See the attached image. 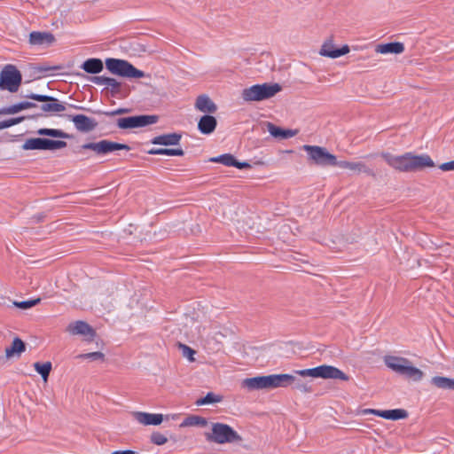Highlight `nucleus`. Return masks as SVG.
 <instances>
[{
    "mask_svg": "<svg viewBox=\"0 0 454 454\" xmlns=\"http://www.w3.org/2000/svg\"><path fill=\"white\" fill-rule=\"evenodd\" d=\"M380 156L389 167L399 172H418L435 166L432 158L426 153H405L402 155H394L387 152H382Z\"/></svg>",
    "mask_w": 454,
    "mask_h": 454,
    "instance_id": "1",
    "label": "nucleus"
},
{
    "mask_svg": "<svg viewBox=\"0 0 454 454\" xmlns=\"http://www.w3.org/2000/svg\"><path fill=\"white\" fill-rule=\"evenodd\" d=\"M384 363L395 372L413 381H419L424 376V372L420 369L412 366L410 360L405 357L386 356Z\"/></svg>",
    "mask_w": 454,
    "mask_h": 454,
    "instance_id": "2",
    "label": "nucleus"
},
{
    "mask_svg": "<svg viewBox=\"0 0 454 454\" xmlns=\"http://www.w3.org/2000/svg\"><path fill=\"white\" fill-rule=\"evenodd\" d=\"M282 90L278 83L254 84L242 90L241 97L244 101H262L274 97Z\"/></svg>",
    "mask_w": 454,
    "mask_h": 454,
    "instance_id": "3",
    "label": "nucleus"
},
{
    "mask_svg": "<svg viewBox=\"0 0 454 454\" xmlns=\"http://www.w3.org/2000/svg\"><path fill=\"white\" fill-rule=\"evenodd\" d=\"M207 441L218 444L239 442L242 437L227 424L216 422L212 424L211 433L205 434Z\"/></svg>",
    "mask_w": 454,
    "mask_h": 454,
    "instance_id": "4",
    "label": "nucleus"
},
{
    "mask_svg": "<svg viewBox=\"0 0 454 454\" xmlns=\"http://www.w3.org/2000/svg\"><path fill=\"white\" fill-rule=\"evenodd\" d=\"M83 150H90L96 155L105 156L120 150H130V147L126 144H121L110 140H100L98 142H89L83 144L74 150V153H82Z\"/></svg>",
    "mask_w": 454,
    "mask_h": 454,
    "instance_id": "5",
    "label": "nucleus"
},
{
    "mask_svg": "<svg viewBox=\"0 0 454 454\" xmlns=\"http://www.w3.org/2000/svg\"><path fill=\"white\" fill-rule=\"evenodd\" d=\"M294 373L301 377H312L321 379H333L348 380L349 377L342 371L333 365L323 364L314 368L294 371Z\"/></svg>",
    "mask_w": 454,
    "mask_h": 454,
    "instance_id": "6",
    "label": "nucleus"
},
{
    "mask_svg": "<svg viewBox=\"0 0 454 454\" xmlns=\"http://www.w3.org/2000/svg\"><path fill=\"white\" fill-rule=\"evenodd\" d=\"M106 67L109 72L121 77L142 78L145 76L143 71L124 59L108 58L106 59Z\"/></svg>",
    "mask_w": 454,
    "mask_h": 454,
    "instance_id": "7",
    "label": "nucleus"
},
{
    "mask_svg": "<svg viewBox=\"0 0 454 454\" xmlns=\"http://www.w3.org/2000/svg\"><path fill=\"white\" fill-rule=\"evenodd\" d=\"M22 82V74L16 66L8 64L0 73L1 90L17 92Z\"/></svg>",
    "mask_w": 454,
    "mask_h": 454,
    "instance_id": "8",
    "label": "nucleus"
},
{
    "mask_svg": "<svg viewBox=\"0 0 454 454\" xmlns=\"http://www.w3.org/2000/svg\"><path fill=\"white\" fill-rule=\"evenodd\" d=\"M302 149L308 153L309 159L317 165L324 167H334L337 165L338 160L336 156L330 153L325 147L304 145Z\"/></svg>",
    "mask_w": 454,
    "mask_h": 454,
    "instance_id": "9",
    "label": "nucleus"
},
{
    "mask_svg": "<svg viewBox=\"0 0 454 454\" xmlns=\"http://www.w3.org/2000/svg\"><path fill=\"white\" fill-rule=\"evenodd\" d=\"M25 98L43 103L40 105V112L35 114L36 116H43L44 113L52 114L66 110L65 106L51 96L30 93L26 95Z\"/></svg>",
    "mask_w": 454,
    "mask_h": 454,
    "instance_id": "10",
    "label": "nucleus"
},
{
    "mask_svg": "<svg viewBox=\"0 0 454 454\" xmlns=\"http://www.w3.org/2000/svg\"><path fill=\"white\" fill-rule=\"evenodd\" d=\"M159 121L158 115H134L129 117L119 118L116 124L121 129H130L136 128H143L151 124H154Z\"/></svg>",
    "mask_w": 454,
    "mask_h": 454,
    "instance_id": "11",
    "label": "nucleus"
},
{
    "mask_svg": "<svg viewBox=\"0 0 454 454\" xmlns=\"http://www.w3.org/2000/svg\"><path fill=\"white\" fill-rule=\"evenodd\" d=\"M67 145V142L63 140H52L44 137H35L27 139L23 145L22 149L28 150H42V151H55L65 148Z\"/></svg>",
    "mask_w": 454,
    "mask_h": 454,
    "instance_id": "12",
    "label": "nucleus"
},
{
    "mask_svg": "<svg viewBox=\"0 0 454 454\" xmlns=\"http://www.w3.org/2000/svg\"><path fill=\"white\" fill-rule=\"evenodd\" d=\"M242 387L248 390L273 389L271 374L245 379Z\"/></svg>",
    "mask_w": 454,
    "mask_h": 454,
    "instance_id": "13",
    "label": "nucleus"
},
{
    "mask_svg": "<svg viewBox=\"0 0 454 454\" xmlns=\"http://www.w3.org/2000/svg\"><path fill=\"white\" fill-rule=\"evenodd\" d=\"M67 118L74 122L75 129L81 132H90L94 130L98 122L84 114L67 115Z\"/></svg>",
    "mask_w": 454,
    "mask_h": 454,
    "instance_id": "14",
    "label": "nucleus"
},
{
    "mask_svg": "<svg viewBox=\"0 0 454 454\" xmlns=\"http://www.w3.org/2000/svg\"><path fill=\"white\" fill-rule=\"evenodd\" d=\"M336 166L357 174L364 173L369 176L376 177V173L363 161L338 160Z\"/></svg>",
    "mask_w": 454,
    "mask_h": 454,
    "instance_id": "15",
    "label": "nucleus"
},
{
    "mask_svg": "<svg viewBox=\"0 0 454 454\" xmlns=\"http://www.w3.org/2000/svg\"><path fill=\"white\" fill-rule=\"evenodd\" d=\"M211 162L221 163L227 167H235L239 169H245L251 168V165L247 161H239L232 154L224 153L209 160Z\"/></svg>",
    "mask_w": 454,
    "mask_h": 454,
    "instance_id": "16",
    "label": "nucleus"
},
{
    "mask_svg": "<svg viewBox=\"0 0 454 454\" xmlns=\"http://www.w3.org/2000/svg\"><path fill=\"white\" fill-rule=\"evenodd\" d=\"M349 52L348 45H343L340 48H335L332 40L326 41L322 45L319 54L321 56L336 59Z\"/></svg>",
    "mask_w": 454,
    "mask_h": 454,
    "instance_id": "17",
    "label": "nucleus"
},
{
    "mask_svg": "<svg viewBox=\"0 0 454 454\" xmlns=\"http://www.w3.org/2000/svg\"><path fill=\"white\" fill-rule=\"evenodd\" d=\"M132 415L138 423L145 426H158L163 421L162 414L135 411Z\"/></svg>",
    "mask_w": 454,
    "mask_h": 454,
    "instance_id": "18",
    "label": "nucleus"
},
{
    "mask_svg": "<svg viewBox=\"0 0 454 454\" xmlns=\"http://www.w3.org/2000/svg\"><path fill=\"white\" fill-rule=\"evenodd\" d=\"M181 139L182 133L173 132L154 137L151 139V143L153 145H160L165 146L177 145H179Z\"/></svg>",
    "mask_w": 454,
    "mask_h": 454,
    "instance_id": "19",
    "label": "nucleus"
},
{
    "mask_svg": "<svg viewBox=\"0 0 454 454\" xmlns=\"http://www.w3.org/2000/svg\"><path fill=\"white\" fill-rule=\"evenodd\" d=\"M54 41L55 37L50 32L33 31L29 35V43L32 45H50Z\"/></svg>",
    "mask_w": 454,
    "mask_h": 454,
    "instance_id": "20",
    "label": "nucleus"
},
{
    "mask_svg": "<svg viewBox=\"0 0 454 454\" xmlns=\"http://www.w3.org/2000/svg\"><path fill=\"white\" fill-rule=\"evenodd\" d=\"M197 110L207 114H215L217 111V106L211 100L207 95H200L195 102Z\"/></svg>",
    "mask_w": 454,
    "mask_h": 454,
    "instance_id": "21",
    "label": "nucleus"
},
{
    "mask_svg": "<svg viewBox=\"0 0 454 454\" xmlns=\"http://www.w3.org/2000/svg\"><path fill=\"white\" fill-rule=\"evenodd\" d=\"M217 126L215 117L211 114H205L200 117L198 122V129L204 135L213 133Z\"/></svg>",
    "mask_w": 454,
    "mask_h": 454,
    "instance_id": "22",
    "label": "nucleus"
},
{
    "mask_svg": "<svg viewBox=\"0 0 454 454\" xmlns=\"http://www.w3.org/2000/svg\"><path fill=\"white\" fill-rule=\"evenodd\" d=\"M267 129L270 134L278 139L283 140L294 137L297 134V130L290 129H283L271 122H267Z\"/></svg>",
    "mask_w": 454,
    "mask_h": 454,
    "instance_id": "23",
    "label": "nucleus"
},
{
    "mask_svg": "<svg viewBox=\"0 0 454 454\" xmlns=\"http://www.w3.org/2000/svg\"><path fill=\"white\" fill-rule=\"evenodd\" d=\"M68 330L72 334H81L84 336H93L95 334L93 328L84 321H76L69 325Z\"/></svg>",
    "mask_w": 454,
    "mask_h": 454,
    "instance_id": "24",
    "label": "nucleus"
},
{
    "mask_svg": "<svg viewBox=\"0 0 454 454\" xmlns=\"http://www.w3.org/2000/svg\"><path fill=\"white\" fill-rule=\"evenodd\" d=\"M81 68L88 74H97L102 72L104 64L100 59L90 58L82 64Z\"/></svg>",
    "mask_w": 454,
    "mask_h": 454,
    "instance_id": "25",
    "label": "nucleus"
},
{
    "mask_svg": "<svg viewBox=\"0 0 454 454\" xmlns=\"http://www.w3.org/2000/svg\"><path fill=\"white\" fill-rule=\"evenodd\" d=\"M376 51L381 54H400L404 51V45L403 43L399 42H392L384 44H379L376 47Z\"/></svg>",
    "mask_w": 454,
    "mask_h": 454,
    "instance_id": "26",
    "label": "nucleus"
},
{
    "mask_svg": "<svg viewBox=\"0 0 454 454\" xmlns=\"http://www.w3.org/2000/svg\"><path fill=\"white\" fill-rule=\"evenodd\" d=\"M273 388L287 387L294 380V375L292 374H271Z\"/></svg>",
    "mask_w": 454,
    "mask_h": 454,
    "instance_id": "27",
    "label": "nucleus"
},
{
    "mask_svg": "<svg viewBox=\"0 0 454 454\" xmlns=\"http://www.w3.org/2000/svg\"><path fill=\"white\" fill-rule=\"evenodd\" d=\"M33 106H36V104L30 101H22L18 104L1 109L0 114H14L22 110L29 109Z\"/></svg>",
    "mask_w": 454,
    "mask_h": 454,
    "instance_id": "28",
    "label": "nucleus"
},
{
    "mask_svg": "<svg viewBox=\"0 0 454 454\" xmlns=\"http://www.w3.org/2000/svg\"><path fill=\"white\" fill-rule=\"evenodd\" d=\"M379 417L389 420H399L408 417L407 411L403 409L384 410L379 413Z\"/></svg>",
    "mask_w": 454,
    "mask_h": 454,
    "instance_id": "29",
    "label": "nucleus"
},
{
    "mask_svg": "<svg viewBox=\"0 0 454 454\" xmlns=\"http://www.w3.org/2000/svg\"><path fill=\"white\" fill-rule=\"evenodd\" d=\"M151 155H168V156H184V152L182 148H152L147 151Z\"/></svg>",
    "mask_w": 454,
    "mask_h": 454,
    "instance_id": "30",
    "label": "nucleus"
},
{
    "mask_svg": "<svg viewBox=\"0 0 454 454\" xmlns=\"http://www.w3.org/2000/svg\"><path fill=\"white\" fill-rule=\"evenodd\" d=\"M26 349V345L20 338H15L10 347L5 348V356L7 358L12 356L14 354L20 355Z\"/></svg>",
    "mask_w": 454,
    "mask_h": 454,
    "instance_id": "31",
    "label": "nucleus"
},
{
    "mask_svg": "<svg viewBox=\"0 0 454 454\" xmlns=\"http://www.w3.org/2000/svg\"><path fill=\"white\" fill-rule=\"evenodd\" d=\"M36 133L40 136H46L51 137H56V138H71L72 135L64 132L62 129H48V128H42L37 129Z\"/></svg>",
    "mask_w": 454,
    "mask_h": 454,
    "instance_id": "32",
    "label": "nucleus"
},
{
    "mask_svg": "<svg viewBox=\"0 0 454 454\" xmlns=\"http://www.w3.org/2000/svg\"><path fill=\"white\" fill-rule=\"evenodd\" d=\"M431 384L438 388L454 390V379L434 376L431 380Z\"/></svg>",
    "mask_w": 454,
    "mask_h": 454,
    "instance_id": "33",
    "label": "nucleus"
},
{
    "mask_svg": "<svg viewBox=\"0 0 454 454\" xmlns=\"http://www.w3.org/2000/svg\"><path fill=\"white\" fill-rule=\"evenodd\" d=\"M207 425V420L198 415H190L186 417L181 424V427H205Z\"/></svg>",
    "mask_w": 454,
    "mask_h": 454,
    "instance_id": "34",
    "label": "nucleus"
},
{
    "mask_svg": "<svg viewBox=\"0 0 454 454\" xmlns=\"http://www.w3.org/2000/svg\"><path fill=\"white\" fill-rule=\"evenodd\" d=\"M34 368L42 376L43 380L46 381L51 371L52 365L51 362H46L43 364L40 362H36L34 364Z\"/></svg>",
    "mask_w": 454,
    "mask_h": 454,
    "instance_id": "35",
    "label": "nucleus"
},
{
    "mask_svg": "<svg viewBox=\"0 0 454 454\" xmlns=\"http://www.w3.org/2000/svg\"><path fill=\"white\" fill-rule=\"evenodd\" d=\"M221 401V395H215L213 392H208L204 397L198 399L195 403L199 406H201L219 403Z\"/></svg>",
    "mask_w": 454,
    "mask_h": 454,
    "instance_id": "36",
    "label": "nucleus"
},
{
    "mask_svg": "<svg viewBox=\"0 0 454 454\" xmlns=\"http://www.w3.org/2000/svg\"><path fill=\"white\" fill-rule=\"evenodd\" d=\"M291 386L302 393H310L312 391L311 386H309L307 382H304L301 379L298 378L295 375L294 380L292 382Z\"/></svg>",
    "mask_w": 454,
    "mask_h": 454,
    "instance_id": "37",
    "label": "nucleus"
},
{
    "mask_svg": "<svg viewBox=\"0 0 454 454\" xmlns=\"http://www.w3.org/2000/svg\"><path fill=\"white\" fill-rule=\"evenodd\" d=\"M40 301H41V299L36 298V299L22 301H13V305L16 308H19L20 309H28L37 305L38 303H40Z\"/></svg>",
    "mask_w": 454,
    "mask_h": 454,
    "instance_id": "38",
    "label": "nucleus"
},
{
    "mask_svg": "<svg viewBox=\"0 0 454 454\" xmlns=\"http://www.w3.org/2000/svg\"><path fill=\"white\" fill-rule=\"evenodd\" d=\"M110 87V92L113 97H116L121 92V84L116 79L109 77L107 84Z\"/></svg>",
    "mask_w": 454,
    "mask_h": 454,
    "instance_id": "39",
    "label": "nucleus"
},
{
    "mask_svg": "<svg viewBox=\"0 0 454 454\" xmlns=\"http://www.w3.org/2000/svg\"><path fill=\"white\" fill-rule=\"evenodd\" d=\"M151 442L156 445H163L168 442V438L160 432H153L151 434Z\"/></svg>",
    "mask_w": 454,
    "mask_h": 454,
    "instance_id": "40",
    "label": "nucleus"
},
{
    "mask_svg": "<svg viewBox=\"0 0 454 454\" xmlns=\"http://www.w3.org/2000/svg\"><path fill=\"white\" fill-rule=\"evenodd\" d=\"M129 110L128 108H118L113 111H102V110H97L94 111V114H104L106 116H115L119 114H123L128 113Z\"/></svg>",
    "mask_w": 454,
    "mask_h": 454,
    "instance_id": "41",
    "label": "nucleus"
},
{
    "mask_svg": "<svg viewBox=\"0 0 454 454\" xmlns=\"http://www.w3.org/2000/svg\"><path fill=\"white\" fill-rule=\"evenodd\" d=\"M24 119H25L24 117H16V118H11V119L0 121V129H7L13 125L19 124Z\"/></svg>",
    "mask_w": 454,
    "mask_h": 454,
    "instance_id": "42",
    "label": "nucleus"
},
{
    "mask_svg": "<svg viewBox=\"0 0 454 454\" xmlns=\"http://www.w3.org/2000/svg\"><path fill=\"white\" fill-rule=\"evenodd\" d=\"M179 348L182 350L183 356L187 357L190 361H194V349L185 344L179 343Z\"/></svg>",
    "mask_w": 454,
    "mask_h": 454,
    "instance_id": "43",
    "label": "nucleus"
},
{
    "mask_svg": "<svg viewBox=\"0 0 454 454\" xmlns=\"http://www.w3.org/2000/svg\"><path fill=\"white\" fill-rule=\"evenodd\" d=\"M79 357H82L83 359H91L94 361H96V360L103 361L105 359V355L100 351H95V352L80 355Z\"/></svg>",
    "mask_w": 454,
    "mask_h": 454,
    "instance_id": "44",
    "label": "nucleus"
},
{
    "mask_svg": "<svg viewBox=\"0 0 454 454\" xmlns=\"http://www.w3.org/2000/svg\"><path fill=\"white\" fill-rule=\"evenodd\" d=\"M89 80L97 85H106L109 82V77L106 76H91Z\"/></svg>",
    "mask_w": 454,
    "mask_h": 454,
    "instance_id": "45",
    "label": "nucleus"
},
{
    "mask_svg": "<svg viewBox=\"0 0 454 454\" xmlns=\"http://www.w3.org/2000/svg\"><path fill=\"white\" fill-rule=\"evenodd\" d=\"M439 168L442 171H452L454 170V160L444 162L439 166Z\"/></svg>",
    "mask_w": 454,
    "mask_h": 454,
    "instance_id": "46",
    "label": "nucleus"
},
{
    "mask_svg": "<svg viewBox=\"0 0 454 454\" xmlns=\"http://www.w3.org/2000/svg\"><path fill=\"white\" fill-rule=\"evenodd\" d=\"M382 412V410H375V409H365L364 410V414H374L379 416V413Z\"/></svg>",
    "mask_w": 454,
    "mask_h": 454,
    "instance_id": "47",
    "label": "nucleus"
},
{
    "mask_svg": "<svg viewBox=\"0 0 454 454\" xmlns=\"http://www.w3.org/2000/svg\"><path fill=\"white\" fill-rule=\"evenodd\" d=\"M112 454H136L134 450H115L112 452Z\"/></svg>",
    "mask_w": 454,
    "mask_h": 454,
    "instance_id": "48",
    "label": "nucleus"
},
{
    "mask_svg": "<svg viewBox=\"0 0 454 454\" xmlns=\"http://www.w3.org/2000/svg\"><path fill=\"white\" fill-rule=\"evenodd\" d=\"M34 218H36V222H41L44 218V215L41 214L36 216H34Z\"/></svg>",
    "mask_w": 454,
    "mask_h": 454,
    "instance_id": "49",
    "label": "nucleus"
},
{
    "mask_svg": "<svg viewBox=\"0 0 454 454\" xmlns=\"http://www.w3.org/2000/svg\"><path fill=\"white\" fill-rule=\"evenodd\" d=\"M56 69H58V67H56L45 68V70H56Z\"/></svg>",
    "mask_w": 454,
    "mask_h": 454,
    "instance_id": "50",
    "label": "nucleus"
},
{
    "mask_svg": "<svg viewBox=\"0 0 454 454\" xmlns=\"http://www.w3.org/2000/svg\"><path fill=\"white\" fill-rule=\"evenodd\" d=\"M71 106L74 107V108H76V109H82V106Z\"/></svg>",
    "mask_w": 454,
    "mask_h": 454,
    "instance_id": "51",
    "label": "nucleus"
},
{
    "mask_svg": "<svg viewBox=\"0 0 454 454\" xmlns=\"http://www.w3.org/2000/svg\"><path fill=\"white\" fill-rule=\"evenodd\" d=\"M32 108L39 109L40 110V106L36 104V106H33Z\"/></svg>",
    "mask_w": 454,
    "mask_h": 454,
    "instance_id": "52",
    "label": "nucleus"
},
{
    "mask_svg": "<svg viewBox=\"0 0 454 454\" xmlns=\"http://www.w3.org/2000/svg\"><path fill=\"white\" fill-rule=\"evenodd\" d=\"M374 156V154H369L367 156H365L364 158H372Z\"/></svg>",
    "mask_w": 454,
    "mask_h": 454,
    "instance_id": "53",
    "label": "nucleus"
}]
</instances>
